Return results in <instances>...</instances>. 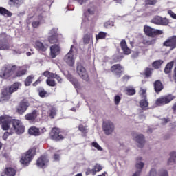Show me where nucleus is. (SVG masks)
<instances>
[{"label": "nucleus", "mask_w": 176, "mask_h": 176, "mask_svg": "<svg viewBox=\"0 0 176 176\" xmlns=\"http://www.w3.org/2000/svg\"><path fill=\"white\" fill-rule=\"evenodd\" d=\"M8 40V35H6V33H1L0 34V41L1 42H6Z\"/></svg>", "instance_id": "45"}, {"label": "nucleus", "mask_w": 176, "mask_h": 176, "mask_svg": "<svg viewBox=\"0 0 176 176\" xmlns=\"http://www.w3.org/2000/svg\"><path fill=\"white\" fill-rule=\"evenodd\" d=\"M90 42H93V34L87 33L84 35L83 37V43L85 45H89Z\"/></svg>", "instance_id": "26"}, {"label": "nucleus", "mask_w": 176, "mask_h": 176, "mask_svg": "<svg viewBox=\"0 0 176 176\" xmlns=\"http://www.w3.org/2000/svg\"><path fill=\"white\" fill-rule=\"evenodd\" d=\"M60 38H61V36H49L48 41L50 42V43H57Z\"/></svg>", "instance_id": "36"}, {"label": "nucleus", "mask_w": 176, "mask_h": 176, "mask_svg": "<svg viewBox=\"0 0 176 176\" xmlns=\"http://www.w3.org/2000/svg\"><path fill=\"white\" fill-rule=\"evenodd\" d=\"M38 94L40 96V97H46L47 92H46V91H45V89L41 88L40 89H38Z\"/></svg>", "instance_id": "49"}, {"label": "nucleus", "mask_w": 176, "mask_h": 176, "mask_svg": "<svg viewBox=\"0 0 176 176\" xmlns=\"http://www.w3.org/2000/svg\"><path fill=\"white\" fill-rule=\"evenodd\" d=\"M91 146H93L94 148H95L96 149H97V151H99L100 152H102V151H104L102 147H101V146H100V144H98V143H97V142H93L91 143Z\"/></svg>", "instance_id": "41"}, {"label": "nucleus", "mask_w": 176, "mask_h": 176, "mask_svg": "<svg viewBox=\"0 0 176 176\" xmlns=\"http://www.w3.org/2000/svg\"><path fill=\"white\" fill-rule=\"evenodd\" d=\"M111 72L116 74L118 78H120V74L123 72V67L119 64L114 65L111 67Z\"/></svg>", "instance_id": "20"}, {"label": "nucleus", "mask_w": 176, "mask_h": 176, "mask_svg": "<svg viewBox=\"0 0 176 176\" xmlns=\"http://www.w3.org/2000/svg\"><path fill=\"white\" fill-rule=\"evenodd\" d=\"M114 23L113 21H108L104 23V26L105 28H111V27H113Z\"/></svg>", "instance_id": "47"}, {"label": "nucleus", "mask_w": 176, "mask_h": 176, "mask_svg": "<svg viewBox=\"0 0 176 176\" xmlns=\"http://www.w3.org/2000/svg\"><path fill=\"white\" fill-rule=\"evenodd\" d=\"M135 167L138 171H142V168L145 167V163L142 162V157H138L136 158Z\"/></svg>", "instance_id": "24"}, {"label": "nucleus", "mask_w": 176, "mask_h": 176, "mask_svg": "<svg viewBox=\"0 0 176 176\" xmlns=\"http://www.w3.org/2000/svg\"><path fill=\"white\" fill-rule=\"evenodd\" d=\"M9 130L10 131L4 133L3 135V140H4V141H6V140H8V138L9 137V135H12V134H10V129H9Z\"/></svg>", "instance_id": "55"}, {"label": "nucleus", "mask_w": 176, "mask_h": 176, "mask_svg": "<svg viewBox=\"0 0 176 176\" xmlns=\"http://www.w3.org/2000/svg\"><path fill=\"white\" fill-rule=\"evenodd\" d=\"M43 75L44 76H45L46 78H47V79L46 80V83H47V85H48V86L54 87V86H56V85H57L56 81L53 80V79H54V76H56V74H54V73H52L49 71H46L43 74Z\"/></svg>", "instance_id": "10"}, {"label": "nucleus", "mask_w": 176, "mask_h": 176, "mask_svg": "<svg viewBox=\"0 0 176 176\" xmlns=\"http://www.w3.org/2000/svg\"><path fill=\"white\" fill-rule=\"evenodd\" d=\"M61 53V47L59 45L54 44L50 47V57L56 58Z\"/></svg>", "instance_id": "12"}, {"label": "nucleus", "mask_w": 176, "mask_h": 176, "mask_svg": "<svg viewBox=\"0 0 176 176\" xmlns=\"http://www.w3.org/2000/svg\"><path fill=\"white\" fill-rule=\"evenodd\" d=\"M50 36H61L60 34H58V29L54 28L49 31L48 33Z\"/></svg>", "instance_id": "34"}, {"label": "nucleus", "mask_w": 176, "mask_h": 176, "mask_svg": "<svg viewBox=\"0 0 176 176\" xmlns=\"http://www.w3.org/2000/svg\"><path fill=\"white\" fill-rule=\"evenodd\" d=\"M19 87H21V83L19 82H14L9 87L10 93L13 94L14 91H17Z\"/></svg>", "instance_id": "29"}, {"label": "nucleus", "mask_w": 176, "mask_h": 176, "mask_svg": "<svg viewBox=\"0 0 176 176\" xmlns=\"http://www.w3.org/2000/svg\"><path fill=\"white\" fill-rule=\"evenodd\" d=\"M154 89L156 93H160L163 90V84L160 80H157L154 82Z\"/></svg>", "instance_id": "31"}, {"label": "nucleus", "mask_w": 176, "mask_h": 176, "mask_svg": "<svg viewBox=\"0 0 176 176\" xmlns=\"http://www.w3.org/2000/svg\"><path fill=\"white\" fill-rule=\"evenodd\" d=\"M10 6H15V8H20V6L24 3V0H9Z\"/></svg>", "instance_id": "28"}, {"label": "nucleus", "mask_w": 176, "mask_h": 176, "mask_svg": "<svg viewBox=\"0 0 176 176\" xmlns=\"http://www.w3.org/2000/svg\"><path fill=\"white\" fill-rule=\"evenodd\" d=\"M175 97L171 94L166 95L158 98L155 101V104L157 107H162V105H166L170 104Z\"/></svg>", "instance_id": "5"}, {"label": "nucleus", "mask_w": 176, "mask_h": 176, "mask_svg": "<svg viewBox=\"0 0 176 176\" xmlns=\"http://www.w3.org/2000/svg\"><path fill=\"white\" fill-rule=\"evenodd\" d=\"M78 130H80V131H81V133H86V126H83V125H80L78 126Z\"/></svg>", "instance_id": "57"}, {"label": "nucleus", "mask_w": 176, "mask_h": 176, "mask_svg": "<svg viewBox=\"0 0 176 176\" xmlns=\"http://www.w3.org/2000/svg\"><path fill=\"white\" fill-rule=\"evenodd\" d=\"M67 79L71 82H72V84L74 85V87H76V89H79V87H80V84H79V82L78 81V80L74 78L71 74H68L67 75Z\"/></svg>", "instance_id": "30"}, {"label": "nucleus", "mask_w": 176, "mask_h": 176, "mask_svg": "<svg viewBox=\"0 0 176 176\" xmlns=\"http://www.w3.org/2000/svg\"><path fill=\"white\" fill-rule=\"evenodd\" d=\"M120 100H122V98H120V96H119V95H116L114 97V102H115L116 105H119V104L120 102Z\"/></svg>", "instance_id": "51"}, {"label": "nucleus", "mask_w": 176, "mask_h": 176, "mask_svg": "<svg viewBox=\"0 0 176 176\" xmlns=\"http://www.w3.org/2000/svg\"><path fill=\"white\" fill-rule=\"evenodd\" d=\"M50 138L54 141H60V140H64V137L61 135V132L58 128H54L52 129L50 133Z\"/></svg>", "instance_id": "9"}, {"label": "nucleus", "mask_w": 176, "mask_h": 176, "mask_svg": "<svg viewBox=\"0 0 176 176\" xmlns=\"http://www.w3.org/2000/svg\"><path fill=\"white\" fill-rule=\"evenodd\" d=\"M49 163V158L46 156H41L38 159L36 165L38 167H46Z\"/></svg>", "instance_id": "19"}, {"label": "nucleus", "mask_w": 176, "mask_h": 176, "mask_svg": "<svg viewBox=\"0 0 176 176\" xmlns=\"http://www.w3.org/2000/svg\"><path fill=\"white\" fill-rule=\"evenodd\" d=\"M36 155V151L34 148L30 149L27 153L22 155L20 162L23 166H28Z\"/></svg>", "instance_id": "3"}, {"label": "nucleus", "mask_w": 176, "mask_h": 176, "mask_svg": "<svg viewBox=\"0 0 176 176\" xmlns=\"http://www.w3.org/2000/svg\"><path fill=\"white\" fill-rule=\"evenodd\" d=\"M87 12L89 14H94V12H96V6L93 4H90L88 6Z\"/></svg>", "instance_id": "43"}, {"label": "nucleus", "mask_w": 176, "mask_h": 176, "mask_svg": "<svg viewBox=\"0 0 176 176\" xmlns=\"http://www.w3.org/2000/svg\"><path fill=\"white\" fill-rule=\"evenodd\" d=\"M57 111L56 110V109L54 108H52L50 111V116L51 119H53V118H54V116L56 115Z\"/></svg>", "instance_id": "48"}, {"label": "nucleus", "mask_w": 176, "mask_h": 176, "mask_svg": "<svg viewBox=\"0 0 176 176\" xmlns=\"http://www.w3.org/2000/svg\"><path fill=\"white\" fill-rule=\"evenodd\" d=\"M76 72L78 75H79L81 79L83 80H89V74H87V72L86 71V68L82 65V63H77L76 65Z\"/></svg>", "instance_id": "8"}, {"label": "nucleus", "mask_w": 176, "mask_h": 176, "mask_svg": "<svg viewBox=\"0 0 176 176\" xmlns=\"http://www.w3.org/2000/svg\"><path fill=\"white\" fill-rule=\"evenodd\" d=\"M164 46L170 47V50L176 48V36L169 37L164 43Z\"/></svg>", "instance_id": "14"}, {"label": "nucleus", "mask_w": 176, "mask_h": 176, "mask_svg": "<svg viewBox=\"0 0 176 176\" xmlns=\"http://www.w3.org/2000/svg\"><path fill=\"white\" fill-rule=\"evenodd\" d=\"M54 78H55V79L57 80V81L58 82V83H62V82H63V78H61V77H60V76H58L57 74H55Z\"/></svg>", "instance_id": "59"}, {"label": "nucleus", "mask_w": 176, "mask_h": 176, "mask_svg": "<svg viewBox=\"0 0 176 176\" xmlns=\"http://www.w3.org/2000/svg\"><path fill=\"white\" fill-rule=\"evenodd\" d=\"M157 2V1L156 0H146L145 1L146 5H156Z\"/></svg>", "instance_id": "53"}, {"label": "nucleus", "mask_w": 176, "mask_h": 176, "mask_svg": "<svg viewBox=\"0 0 176 176\" xmlns=\"http://www.w3.org/2000/svg\"><path fill=\"white\" fill-rule=\"evenodd\" d=\"M145 75L146 78H149L152 75V69L147 68L145 71Z\"/></svg>", "instance_id": "54"}, {"label": "nucleus", "mask_w": 176, "mask_h": 176, "mask_svg": "<svg viewBox=\"0 0 176 176\" xmlns=\"http://www.w3.org/2000/svg\"><path fill=\"white\" fill-rule=\"evenodd\" d=\"M140 94L142 96V98H146V88H141Z\"/></svg>", "instance_id": "46"}, {"label": "nucleus", "mask_w": 176, "mask_h": 176, "mask_svg": "<svg viewBox=\"0 0 176 176\" xmlns=\"http://www.w3.org/2000/svg\"><path fill=\"white\" fill-rule=\"evenodd\" d=\"M0 14H2L5 17H12V12L3 7H0Z\"/></svg>", "instance_id": "32"}, {"label": "nucleus", "mask_w": 176, "mask_h": 176, "mask_svg": "<svg viewBox=\"0 0 176 176\" xmlns=\"http://www.w3.org/2000/svg\"><path fill=\"white\" fill-rule=\"evenodd\" d=\"M162 122L163 124H166V123H168V122H170V119H168V118H162Z\"/></svg>", "instance_id": "61"}, {"label": "nucleus", "mask_w": 176, "mask_h": 176, "mask_svg": "<svg viewBox=\"0 0 176 176\" xmlns=\"http://www.w3.org/2000/svg\"><path fill=\"white\" fill-rule=\"evenodd\" d=\"M4 173L7 176L16 175V170L10 166H6L4 169Z\"/></svg>", "instance_id": "27"}, {"label": "nucleus", "mask_w": 176, "mask_h": 176, "mask_svg": "<svg viewBox=\"0 0 176 176\" xmlns=\"http://www.w3.org/2000/svg\"><path fill=\"white\" fill-rule=\"evenodd\" d=\"M174 65V62H170L168 63L165 69H164V72L165 74H169V72H171V69L173 68V66Z\"/></svg>", "instance_id": "38"}, {"label": "nucleus", "mask_w": 176, "mask_h": 176, "mask_svg": "<svg viewBox=\"0 0 176 176\" xmlns=\"http://www.w3.org/2000/svg\"><path fill=\"white\" fill-rule=\"evenodd\" d=\"M9 47L7 42L0 41V50H8Z\"/></svg>", "instance_id": "39"}, {"label": "nucleus", "mask_w": 176, "mask_h": 176, "mask_svg": "<svg viewBox=\"0 0 176 176\" xmlns=\"http://www.w3.org/2000/svg\"><path fill=\"white\" fill-rule=\"evenodd\" d=\"M0 124L3 130H10V134H23L24 133V125L19 120H12L8 116H1L0 117Z\"/></svg>", "instance_id": "1"}, {"label": "nucleus", "mask_w": 176, "mask_h": 176, "mask_svg": "<svg viewBox=\"0 0 176 176\" xmlns=\"http://www.w3.org/2000/svg\"><path fill=\"white\" fill-rule=\"evenodd\" d=\"M151 23H153V24H156L157 25H168V19L166 18H163L160 16H155L151 19Z\"/></svg>", "instance_id": "11"}, {"label": "nucleus", "mask_w": 176, "mask_h": 176, "mask_svg": "<svg viewBox=\"0 0 176 176\" xmlns=\"http://www.w3.org/2000/svg\"><path fill=\"white\" fill-rule=\"evenodd\" d=\"M120 46L124 54L129 55L131 53V50L127 47V43L126 42V40H122L120 42Z\"/></svg>", "instance_id": "23"}, {"label": "nucleus", "mask_w": 176, "mask_h": 176, "mask_svg": "<svg viewBox=\"0 0 176 176\" xmlns=\"http://www.w3.org/2000/svg\"><path fill=\"white\" fill-rule=\"evenodd\" d=\"M162 63H163V60H156L153 63V68H155V69H159L160 67L162 66Z\"/></svg>", "instance_id": "42"}, {"label": "nucleus", "mask_w": 176, "mask_h": 176, "mask_svg": "<svg viewBox=\"0 0 176 176\" xmlns=\"http://www.w3.org/2000/svg\"><path fill=\"white\" fill-rule=\"evenodd\" d=\"M144 31L147 36H151V38H155L156 35H162L163 34V30L155 29L146 25L144 27Z\"/></svg>", "instance_id": "7"}, {"label": "nucleus", "mask_w": 176, "mask_h": 176, "mask_svg": "<svg viewBox=\"0 0 176 176\" xmlns=\"http://www.w3.org/2000/svg\"><path fill=\"white\" fill-rule=\"evenodd\" d=\"M122 58H123V56H121L120 54H115L111 58L112 63H118V61H120Z\"/></svg>", "instance_id": "37"}, {"label": "nucleus", "mask_w": 176, "mask_h": 176, "mask_svg": "<svg viewBox=\"0 0 176 176\" xmlns=\"http://www.w3.org/2000/svg\"><path fill=\"white\" fill-rule=\"evenodd\" d=\"M35 48L40 52H46L47 49H49V44L46 43V41H41L37 40L35 41L34 45Z\"/></svg>", "instance_id": "13"}, {"label": "nucleus", "mask_w": 176, "mask_h": 176, "mask_svg": "<svg viewBox=\"0 0 176 176\" xmlns=\"http://www.w3.org/2000/svg\"><path fill=\"white\" fill-rule=\"evenodd\" d=\"M76 58V57L74 52V45H72L69 52L64 57V61L67 65H69V67H74Z\"/></svg>", "instance_id": "6"}, {"label": "nucleus", "mask_w": 176, "mask_h": 176, "mask_svg": "<svg viewBox=\"0 0 176 176\" xmlns=\"http://www.w3.org/2000/svg\"><path fill=\"white\" fill-rule=\"evenodd\" d=\"M76 1H77V2L80 3V5H85V3H86V1L87 0H76Z\"/></svg>", "instance_id": "63"}, {"label": "nucleus", "mask_w": 176, "mask_h": 176, "mask_svg": "<svg viewBox=\"0 0 176 176\" xmlns=\"http://www.w3.org/2000/svg\"><path fill=\"white\" fill-rule=\"evenodd\" d=\"M28 133L30 135H34V137H38L41 135V131L39 130L38 128L36 126H32L29 129Z\"/></svg>", "instance_id": "25"}, {"label": "nucleus", "mask_w": 176, "mask_h": 176, "mask_svg": "<svg viewBox=\"0 0 176 176\" xmlns=\"http://www.w3.org/2000/svg\"><path fill=\"white\" fill-rule=\"evenodd\" d=\"M148 176H157V172L155 168H151Z\"/></svg>", "instance_id": "52"}, {"label": "nucleus", "mask_w": 176, "mask_h": 176, "mask_svg": "<svg viewBox=\"0 0 176 176\" xmlns=\"http://www.w3.org/2000/svg\"><path fill=\"white\" fill-rule=\"evenodd\" d=\"M122 91L124 93H126L128 96H134V94L135 93V89L133 88V87H126L124 88V89H122Z\"/></svg>", "instance_id": "33"}, {"label": "nucleus", "mask_w": 176, "mask_h": 176, "mask_svg": "<svg viewBox=\"0 0 176 176\" xmlns=\"http://www.w3.org/2000/svg\"><path fill=\"white\" fill-rule=\"evenodd\" d=\"M101 170H102V166H101L100 164H96L94 166V168L92 169L88 168L86 172V174L87 175H89V174H92V175H96V174L101 171Z\"/></svg>", "instance_id": "16"}, {"label": "nucleus", "mask_w": 176, "mask_h": 176, "mask_svg": "<svg viewBox=\"0 0 176 176\" xmlns=\"http://www.w3.org/2000/svg\"><path fill=\"white\" fill-rule=\"evenodd\" d=\"M139 54H140V52H133L132 54L133 58H137V57H138Z\"/></svg>", "instance_id": "60"}, {"label": "nucleus", "mask_w": 176, "mask_h": 176, "mask_svg": "<svg viewBox=\"0 0 176 176\" xmlns=\"http://www.w3.org/2000/svg\"><path fill=\"white\" fill-rule=\"evenodd\" d=\"M158 175H160V176H168V172L166 170L162 169L159 171Z\"/></svg>", "instance_id": "50"}, {"label": "nucleus", "mask_w": 176, "mask_h": 176, "mask_svg": "<svg viewBox=\"0 0 176 176\" xmlns=\"http://www.w3.org/2000/svg\"><path fill=\"white\" fill-rule=\"evenodd\" d=\"M140 175H141V170H138L135 173H133L132 176H140Z\"/></svg>", "instance_id": "64"}, {"label": "nucleus", "mask_w": 176, "mask_h": 176, "mask_svg": "<svg viewBox=\"0 0 176 176\" xmlns=\"http://www.w3.org/2000/svg\"><path fill=\"white\" fill-rule=\"evenodd\" d=\"M21 67L16 65H6L3 68V72L0 74V78H1L2 79H9V78L14 75L15 71H17L15 74L17 77L25 75V72H27V70L21 69Z\"/></svg>", "instance_id": "2"}, {"label": "nucleus", "mask_w": 176, "mask_h": 176, "mask_svg": "<svg viewBox=\"0 0 176 176\" xmlns=\"http://www.w3.org/2000/svg\"><path fill=\"white\" fill-rule=\"evenodd\" d=\"M34 80V76H29L25 80V86H30L31 83H32V80Z\"/></svg>", "instance_id": "44"}, {"label": "nucleus", "mask_w": 176, "mask_h": 176, "mask_svg": "<svg viewBox=\"0 0 176 176\" xmlns=\"http://www.w3.org/2000/svg\"><path fill=\"white\" fill-rule=\"evenodd\" d=\"M168 14L172 17V19H175L176 20V14L174 13L173 11L169 10L168 11Z\"/></svg>", "instance_id": "58"}, {"label": "nucleus", "mask_w": 176, "mask_h": 176, "mask_svg": "<svg viewBox=\"0 0 176 176\" xmlns=\"http://www.w3.org/2000/svg\"><path fill=\"white\" fill-rule=\"evenodd\" d=\"M54 160H60V154L55 153L54 155Z\"/></svg>", "instance_id": "62"}, {"label": "nucleus", "mask_w": 176, "mask_h": 176, "mask_svg": "<svg viewBox=\"0 0 176 176\" xmlns=\"http://www.w3.org/2000/svg\"><path fill=\"white\" fill-rule=\"evenodd\" d=\"M38 118V111L34 110L32 113H29L25 116V120L34 122Z\"/></svg>", "instance_id": "21"}, {"label": "nucleus", "mask_w": 176, "mask_h": 176, "mask_svg": "<svg viewBox=\"0 0 176 176\" xmlns=\"http://www.w3.org/2000/svg\"><path fill=\"white\" fill-rule=\"evenodd\" d=\"M133 140L137 142L138 143V146L139 148H142L144 145H145V138L144 137V135L142 134H136Z\"/></svg>", "instance_id": "15"}, {"label": "nucleus", "mask_w": 176, "mask_h": 176, "mask_svg": "<svg viewBox=\"0 0 176 176\" xmlns=\"http://www.w3.org/2000/svg\"><path fill=\"white\" fill-rule=\"evenodd\" d=\"M39 24H41V21H34L32 23V27H34V28H38V27H39Z\"/></svg>", "instance_id": "56"}, {"label": "nucleus", "mask_w": 176, "mask_h": 176, "mask_svg": "<svg viewBox=\"0 0 176 176\" xmlns=\"http://www.w3.org/2000/svg\"><path fill=\"white\" fill-rule=\"evenodd\" d=\"M30 107V103L27 102H21L20 104L17 107V112L19 115H23L27 109Z\"/></svg>", "instance_id": "17"}, {"label": "nucleus", "mask_w": 176, "mask_h": 176, "mask_svg": "<svg viewBox=\"0 0 176 176\" xmlns=\"http://www.w3.org/2000/svg\"><path fill=\"white\" fill-rule=\"evenodd\" d=\"M102 130L106 135H112L115 131V124L111 120L103 122Z\"/></svg>", "instance_id": "4"}, {"label": "nucleus", "mask_w": 176, "mask_h": 176, "mask_svg": "<svg viewBox=\"0 0 176 176\" xmlns=\"http://www.w3.org/2000/svg\"><path fill=\"white\" fill-rule=\"evenodd\" d=\"M96 41H98V39H105L107 38V33L104 32H100L96 36Z\"/></svg>", "instance_id": "40"}, {"label": "nucleus", "mask_w": 176, "mask_h": 176, "mask_svg": "<svg viewBox=\"0 0 176 176\" xmlns=\"http://www.w3.org/2000/svg\"><path fill=\"white\" fill-rule=\"evenodd\" d=\"M10 90L8 88H3L1 90V101H8V100H10Z\"/></svg>", "instance_id": "18"}, {"label": "nucleus", "mask_w": 176, "mask_h": 176, "mask_svg": "<svg viewBox=\"0 0 176 176\" xmlns=\"http://www.w3.org/2000/svg\"><path fill=\"white\" fill-rule=\"evenodd\" d=\"M140 105L142 109H146V108H148L149 103L148 102V100H146V98H143V99L140 100Z\"/></svg>", "instance_id": "35"}, {"label": "nucleus", "mask_w": 176, "mask_h": 176, "mask_svg": "<svg viewBox=\"0 0 176 176\" xmlns=\"http://www.w3.org/2000/svg\"><path fill=\"white\" fill-rule=\"evenodd\" d=\"M169 159L167 161V166H175L176 164V152L171 151L169 154Z\"/></svg>", "instance_id": "22"}]
</instances>
